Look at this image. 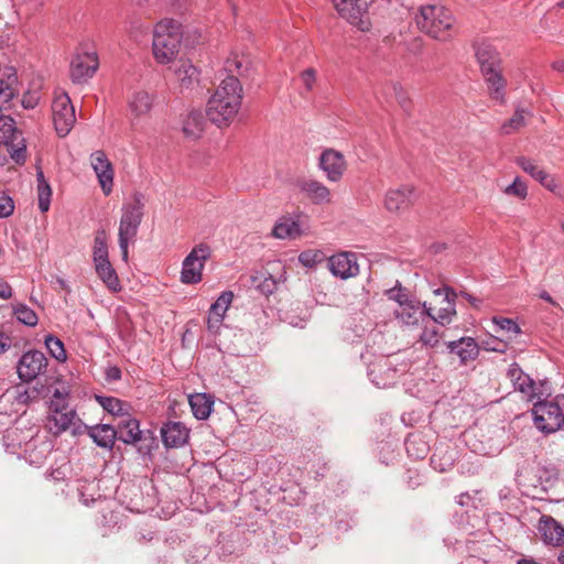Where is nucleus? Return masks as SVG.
Here are the masks:
<instances>
[{
  "instance_id": "nucleus-1",
  "label": "nucleus",
  "mask_w": 564,
  "mask_h": 564,
  "mask_svg": "<svg viewBox=\"0 0 564 564\" xmlns=\"http://www.w3.org/2000/svg\"><path fill=\"white\" fill-rule=\"evenodd\" d=\"M249 67L250 61L242 54L234 53L226 59L224 70L228 75L221 79L206 108V116L217 127L229 126L237 116L243 97L239 77H245Z\"/></svg>"
},
{
  "instance_id": "nucleus-2",
  "label": "nucleus",
  "mask_w": 564,
  "mask_h": 564,
  "mask_svg": "<svg viewBox=\"0 0 564 564\" xmlns=\"http://www.w3.org/2000/svg\"><path fill=\"white\" fill-rule=\"evenodd\" d=\"M476 56L485 78L489 96L499 104H505L507 80L503 78L501 73V58L499 53L492 45L482 43L478 46Z\"/></svg>"
},
{
  "instance_id": "nucleus-3",
  "label": "nucleus",
  "mask_w": 564,
  "mask_h": 564,
  "mask_svg": "<svg viewBox=\"0 0 564 564\" xmlns=\"http://www.w3.org/2000/svg\"><path fill=\"white\" fill-rule=\"evenodd\" d=\"M182 40L181 24L174 20H162L153 33V55L158 63L167 64L178 53Z\"/></svg>"
},
{
  "instance_id": "nucleus-4",
  "label": "nucleus",
  "mask_w": 564,
  "mask_h": 564,
  "mask_svg": "<svg viewBox=\"0 0 564 564\" xmlns=\"http://www.w3.org/2000/svg\"><path fill=\"white\" fill-rule=\"evenodd\" d=\"M419 29L436 40H446L454 18L449 10L436 3H420L415 17Z\"/></svg>"
},
{
  "instance_id": "nucleus-5",
  "label": "nucleus",
  "mask_w": 564,
  "mask_h": 564,
  "mask_svg": "<svg viewBox=\"0 0 564 564\" xmlns=\"http://www.w3.org/2000/svg\"><path fill=\"white\" fill-rule=\"evenodd\" d=\"M143 197L135 193L132 200L122 206V215L119 224V247L122 259L128 260V247L134 240L139 226L143 218Z\"/></svg>"
},
{
  "instance_id": "nucleus-6",
  "label": "nucleus",
  "mask_w": 564,
  "mask_h": 564,
  "mask_svg": "<svg viewBox=\"0 0 564 564\" xmlns=\"http://www.w3.org/2000/svg\"><path fill=\"white\" fill-rule=\"evenodd\" d=\"M532 414L538 430L550 434L564 430V394H558L552 400H539L534 402Z\"/></svg>"
},
{
  "instance_id": "nucleus-7",
  "label": "nucleus",
  "mask_w": 564,
  "mask_h": 564,
  "mask_svg": "<svg viewBox=\"0 0 564 564\" xmlns=\"http://www.w3.org/2000/svg\"><path fill=\"white\" fill-rule=\"evenodd\" d=\"M37 433L39 430L36 427H31L26 435L19 437L14 430L8 432L4 438L11 440L12 442L18 441V446L22 449L25 458H28L31 464H41L50 452V444L40 440Z\"/></svg>"
},
{
  "instance_id": "nucleus-8",
  "label": "nucleus",
  "mask_w": 564,
  "mask_h": 564,
  "mask_svg": "<svg viewBox=\"0 0 564 564\" xmlns=\"http://www.w3.org/2000/svg\"><path fill=\"white\" fill-rule=\"evenodd\" d=\"M52 116L56 133L61 138L66 137L76 122L75 108L66 93L55 94L52 102Z\"/></svg>"
},
{
  "instance_id": "nucleus-9",
  "label": "nucleus",
  "mask_w": 564,
  "mask_h": 564,
  "mask_svg": "<svg viewBox=\"0 0 564 564\" xmlns=\"http://www.w3.org/2000/svg\"><path fill=\"white\" fill-rule=\"evenodd\" d=\"M338 14L358 30H370L369 2L371 0H333Z\"/></svg>"
},
{
  "instance_id": "nucleus-10",
  "label": "nucleus",
  "mask_w": 564,
  "mask_h": 564,
  "mask_svg": "<svg viewBox=\"0 0 564 564\" xmlns=\"http://www.w3.org/2000/svg\"><path fill=\"white\" fill-rule=\"evenodd\" d=\"M47 427L54 435H59L69 427H73V434H82L83 423L78 420L76 411L69 405L58 406L50 405Z\"/></svg>"
},
{
  "instance_id": "nucleus-11",
  "label": "nucleus",
  "mask_w": 564,
  "mask_h": 564,
  "mask_svg": "<svg viewBox=\"0 0 564 564\" xmlns=\"http://www.w3.org/2000/svg\"><path fill=\"white\" fill-rule=\"evenodd\" d=\"M210 257V248L206 243L195 246L182 264L181 281L195 284L202 281L205 261Z\"/></svg>"
},
{
  "instance_id": "nucleus-12",
  "label": "nucleus",
  "mask_w": 564,
  "mask_h": 564,
  "mask_svg": "<svg viewBox=\"0 0 564 564\" xmlns=\"http://www.w3.org/2000/svg\"><path fill=\"white\" fill-rule=\"evenodd\" d=\"M99 65L96 52H78L70 62V78L75 84L86 83L94 76Z\"/></svg>"
},
{
  "instance_id": "nucleus-13",
  "label": "nucleus",
  "mask_w": 564,
  "mask_h": 564,
  "mask_svg": "<svg viewBox=\"0 0 564 564\" xmlns=\"http://www.w3.org/2000/svg\"><path fill=\"white\" fill-rule=\"evenodd\" d=\"M318 166L329 182L337 183L347 169V162L340 152L327 149L322 152Z\"/></svg>"
},
{
  "instance_id": "nucleus-14",
  "label": "nucleus",
  "mask_w": 564,
  "mask_h": 564,
  "mask_svg": "<svg viewBox=\"0 0 564 564\" xmlns=\"http://www.w3.org/2000/svg\"><path fill=\"white\" fill-rule=\"evenodd\" d=\"M47 366V359L43 352L31 350L25 352L19 364L18 373L21 380L29 382L42 373Z\"/></svg>"
},
{
  "instance_id": "nucleus-15",
  "label": "nucleus",
  "mask_w": 564,
  "mask_h": 564,
  "mask_svg": "<svg viewBox=\"0 0 564 564\" xmlns=\"http://www.w3.org/2000/svg\"><path fill=\"white\" fill-rule=\"evenodd\" d=\"M416 193L413 186L403 185L389 189L384 197V207L390 213H402L415 202Z\"/></svg>"
},
{
  "instance_id": "nucleus-16",
  "label": "nucleus",
  "mask_w": 564,
  "mask_h": 564,
  "mask_svg": "<svg viewBox=\"0 0 564 564\" xmlns=\"http://www.w3.org/2000/svg\"><path fill=\"white\" fill-rule=\"evenodd\" d=\"M90 164L97 175L102 193L108 196L112 192L113 186V169L112 164L106 156L104 151H95L90 155Z\"/></svg>"
},
{
  "instance_id": "nucleus-17",
  "label": "nucleus",
  "mask_w": 564,
  "mask_h": 564,
  "mask_svg": "<svg viewBox=\"0 0 564 564\" xmlns=\"http://www.w3.org/2000/svg\"><path fill=\"white\" fill-rule=\"evenodd\" d=\"M328 269L333 275L343 280L359 273L357 257L352 252H340L328 258Z\"/></svg>"
},
{
  "instance_id": "nucleus-18",
  "label": "nucleus",
  "mask_w": 564,
  "mask_h": 564,
  "mask_svg": "<svg viewBox=\"0 0 564 564\" xmlns=\"http://www.w3.org/2000/svg\"><path fill=\"white\" fill-rule=\"evenodd\" d=\"M307 229L305 217L302 215L283 216L273 227L272 235L278 239H296Z\"/></svg>"
},
{
  "instance_id": "nucleus-19",
  "label": "nucleus",
  "mask_w": 564,
  "mask_h": 564,
  "mask_svg": "<svg viewBox=\"0 0 564 564\" xmlns=\"http://www.w3.org/2000/svg\"><path fill=\"white\" fill-rule=\"evenodd\" d=\"M155 97L154 93H149L143 89L135 90L131 94L128 98V109L132 123L151 112Z\"/></svg>"
},
{
  "instance_id": "nucleus-20",
  "label": "nucleus",
  "mask_w": 564,
  "mask_h": 564,
  "mask_svg": "<svg viewBox=\"0 0 564 564\" xmlns=\"http://www.w3.org/2000/svg\"><path fill=\"white\" fill-rule=\"evenodd\" d=\"M516 163L522 169L523 172L529 174L532 178L539 182L547 191L557 194L560 185L555 177L547 174L541 166H539L532 159L527 156H519Z\"/></svg>"
},
{
  "instance_id": "nucleus-21",
  "label": "nucleus",
  "mask_w": 564,
  "mask_h": 564,
  "mask_svg": "<svg viewBox=\"0 0 564 564\" xmlns=\"http://www.w3.org/2000/svg\"><path fill=\"white\" fill-rule=\"evenodd\" d=\"M429 315H431V307H426V304H422L419 300L394 310L395 318L406 326H416Z\"/></svg>"
},
{
  "instance_id": "nucleus-22",
  "label": "nucleus",
  "mask_w": 564,
  "mask_h": 564,
  "mask_svg": "<svg viewBox=\"0 0 564 564\" xmlns=\"http://www.w3.org/2000/svg\"><path fill=\"white\" fill-rule=\"evenodd\" d=\"M297 187L300 192L313 204L322 205L332 202V193L329 188L319 181L303 178L297 181Z\"/></svg>"
},
{
  "instance_id": "nucleus-23",
  "label": "nucleus",
  "mask_w": 564,
  "mask_h": 564,
  "mask_svg": "<svg viewBox=\"0 0 564 564\" xmlns=\"http://www.w3.org/2000/svg\"><path fill=\"white\" fill-rule=\"evenodd\" d=\"M538 530L545 544L560 546L564 544V527L550 516H542Z\"/></svg>"
},
{
  "instance_id": "nucleus-24",
  "label": "nucleus",
  "mask_w": 564,
  "mask_h": 564,
  "mask_svg": "<svg viewBox=\"0 0 564 564\" xmlns=\"http://www.w3.org/2000/svg\"><path fill=\"white\" fill-rule=\"evenodd\" d=\"M435 295H444V306L440 307L434 315L431 313L429 317L437 324L447 325L453 321L456 315L455 299L457 294L449 288H442L434 291Z\"/></svg>"
},
{
  "instance_id": "nucleus-25",
  "label": "nucleus",
  "mask_w": 564,
  "mask_h": 564,
  "mask_svg": "<svg viewBox=\"0 0 564 564\" xmlns=\"http://www.w3.org/2000/svg\"><path fill=\"white\" fill-rule=\"evenodd\" d=\"M86 432L94 443L102 448H112L117 440V430L110 424L87 426L83 424L82 433Z\"/></svg>"
},
{
  "instance_id": "nucleus-26",
  "label": "nucleus",
  "mask_w": 564,
  "mask_h": 564,
  "mask_svg": "<svg viewBox=\"0 0 564 564\" xmlns=\"http://www.w3.org/2000/svg\"><path fill=\"white\" fill-rule=\"evenodd\" d=\"M447 349L459 357L460 364L466 365L474 361L479 355V346L471 337H462L457 340L448 341Z\"/></svg>"
},
{
  "instance_id": "nucleus-27",
  "label": "nucleus",
  "mask_w": 564,
  "mask_h": 564,
  "mask_svg": "<svg viewBox=\"0 0 564 564\" xmlns=\"http://www.w3.org/2000/svg\"><path fill=\"white\" fill-rule=\"evenodd\" d=\"M161 435L166 447H178L186 443L188 430L181 422H169L162 426Z\"/></svg>"
},
{
  "instance_id": "nucleus-28",
  "label": "nucleus",
  "mask_w": 564,
  "mask_h": 564,
  "mask_svg": "<svg viewBox=\"0 0 564 564\" xmlns=\"http://www.w3.org/2000/svg\"><path fill=\"white\" fill-rule=\"evenodd\" d=\"M174 74L182 90L189 89L198 82L199 72L188 59L177 61L174 67Z\"/></svg>"
},
{
  "instance_id": "nucleus-29",
  "label": "nucleus",
  "mask_w": 564,
  "mask_h": 564,
  "mask_svg": "<svg viewBox=\"0 0 564 564\" xmlns=\"http://www.w3.org/2000/svg\"><path fill=\"white\" fill-rule=\"evenodd\" d=\"M510 379L517 390L525 393L530 400L539 399V393L535 391V383L530 376L524 373L517 365H512L508 371Z\"/></svg>"
},
{
  "instance_id": "nucleus-30",
  "label": "nucleus",
  "mask_w": 564,
  "mask_h": 564,
  "mask_svg": "<svg viewBox=\"0 0 564 564\" xmlns=\"http://www.w3.org/2000/svg\"><path fill=\"white\" fill-rule=\"evenodd\" d=\"M19 94L14 68H6L0 78V104H8Z\"/></svg>"
},
{
  "instance_id": "nucleus-31",
  "label": "nucleus",
  "mask_w": 564,
  "mask_h": 564,
  "mask_svg": "<svg viewBox=\"0 0 564 564\" xmlns=\"http://www.w3.org/2000/svg\"><path fill=\"white\" fill-rule=\"evenodd\" d=\"M117 438L126 444L139 442L141 440L139 421L131 417L120 421L117 429Z\"/></svg>"
},
{
  "instance_id": "nucleus-32",
  "label": "nucleus",
  "mask_w": 564,
  "mask_h": 564,
  "mask_svg": "<svg viewBox=\"0 0 564 564\" xmlns=\"http://www.w3.org/2000/svg\"><path fill=\"white\" fill-rule=\"evenodd\" d=\"M94 264L97 275L110 291L117 292L121 289L119 278L109 259L95 261Z\"/></svg>"
},
{
  "instance_id": "nucleus-33",
  "label": "nucleus",
  "mask_w": 564,
  "mask_h": 564,
  "mask_svg": "<svg viewBox=\"0 0 564 564\" xmlns=\"http://www.w3.org/2000/svg\"><path fill=\"white\" fill-rule=\"evenodd\" d=\"M206 120L202 111L192 110L183 122V132L191 139H198L205 129Z\"/></svg>"
},
{
  "instance_id": "nucleus-34",
  "label": "nucleus",
  "mask_w": 564,
  "mask_h": 564,
  "mask_svg": "<svg viewBox=\"0 0 564 564\" xmlns=\"http://www.w3.org/2000/svg\"><path fill=\"white\" fill-rule=\"evenodd\" d=\"M189 405L193 414L198 420H206L212 412L213 401L204 393L189 395Z\"/></svg>"
},
{
  "instance_id": "nucleus-35",
  "label": "nucleus",
  "mask_w": 564,
  "mask_h": 564,
  "mask_svg": "<svg viewBox=\"0 0 564 564\" xmlns=\"http://www.w3.org/2000/svg\"><path fill=\"white\" fill-rule=\"evenodd\" d=\"M39 209L46 213L51 206L52 188L41 169L36 172Z\"/></svg>"
},
{
  "instance_id": "nucleus-36",
  "label": "nucleus",
  "mask_w": 564,
  "mask_h": 564,
  "mask_svg": "<svg viewBox=\"0 0 564 564\" xmlns=\"http://www.w3.org/2000/svg\"><path fill=\"white\" fill-rule=\"evenodd\" d=\"M527 117H531V113L528 110L524 108H517L513 116L501 126V134L509 135L518 132L527 124Z\"/></svg>"
},
{
  "instance_id": "nucleus-37",
  "label": "nucleus",
  "mask_w": 564,
  "mask_h": 564,
  "mask_svg": "<svg viewBox=\"0 0 564 564\" xmlns=\"http://www.w3.org/2000/svg\"><path fill=\"white\" fill-rule=\"evenodd\" d=\"M98 403L105 411L112 415L124 416L127 414L126 403L115 397H96Z\"/></svg>"
},
{
  "instance_id": "nucleus-38",
  "label": "nucleus",
  "mask_w": 564,
  "mask_h": 564,
  "mask_svg": "<svg viewBox=\"0 0 564 564\" xmlns=\"http://www.w3.org/2000/svg\"><path fill=\"white\" fill-rule=\"evenodd\" d=\"M386 295L389 300L397 302L398 307L405 306L416 300L399 282H397L394 288L387 290Z\"/></svg>"
},
{
  "instance_id": "nucleus-39",
  "label": "nucleus",
  "mask_w": 564,
  "mask_h": 564,
  "mask_svg": "<svg viewBox=\"0 0 564 564\" xmlns=\"http://www.w3.org/2000/svg\"><path fill=\"white\" fill-rule=\"evenodd\" d=\"M492 323L496 326V332H503L507 334L508 339H513L519 334H521L520 326L516 323V321L507 317H497L492 318Z\"/></svg>"
},
{
  "instance_id": "nucleus-40",
  "label": "nucleus",
  "mask_w": 564,
  "mask_h": 564,
  "mask_svg": "<svg viewBox=\"0 0 564 564\" xmlns=\"http://www.w3.org/2000/svg\"><path fill=\"white\" fill-rule=\"evenodd\" d=\"M108 257L107 235L104 229L97 230L94 239L93 260H106Z\"/></svg>"
},
{
  "instance_id": "nucleus-41",
  "label": "nucleus",
  "mask_w": 564,
  "mask_h": 564,
  "mask_svg": "<svg viewBox=\"0 0 564 564\" xmlns=\"http://www.w3.org/2000/svg\"><path fill=\"white\" fill-rule=\"evenodd\" d=\"M10 158L19 165H23L26 161V144L24 139L14 138L7 144Z\"/></svg>"
},
{
  "instance_id": "nucleus-42",
  "label": "nucleus",
  "mask_w": 564,
  "mask_h": 564,
  "mask_svg": "<svg viewBox=\"0 0 564 564\" xmlns=\"http://www.w3.org/2000/svg\"><path fill=\"white\" fill-rule=\"evenodd\" d=\"M232 300L234 293L231 291L223 292L215 301V303L212 304L209 313L216 316L225 317L226 312L228 311L229 306L232 303Z\"/></svg>"
},
{
  "instance_id": "nucleus-43",
  "label": "nucleus",
  "mask_w": 564,
  "mask_h": 564,
  "mask_svg": "<svg viewBox=\"0 0 564 564\" xmlns=\"http://www.w3.org/2000/svg\"><path fill=\"white\" fill-rule=\"evenodd\" d=\"M13 314L19 322L26 326H35L39 317L36 313L25 304H18L13 308Z\"/></svg>"
},
{
  "instance_id": "nucleus-44",
  "label": "nucleus",
  "mask_w": 564,
  "mask_h": 564,
  "mask_svg": "<svg viewBox=\"0 0 564 564\" xmlns=\"http://www.w3.org/2000/svg\"><path fill=\"white\" fill-rule=\"evenodd\" d=\"M325 253L317 249H307L299 254V262L306 268H314L318 263L323 262Z\"/></svg>"
},
{
  "instance_id": "nucleus-45",
  "label": "nucleus",
  "mask_w": 564,
  "mask_h": 564,
  "mask_svg": "<svg viewBox=\"0 0 564 564\" xmlns=\"http://www.w3.org/2000/svg\"><path fill=\"white\" fill-rule=\"evenodd\" d=\"M45 346L53 358L58 361H64L66 359V351L64 348V344L62 340L53 335H48L45 338Z\"/></svg>"
},
{
  "instance_id": "nucleus-46",
  "label": "nucleus",
  "mask_w": 564,
  "mask_h": 564,
  "mask_svg": "<svg viewBox=\"0 0 564 564\" xmlns=\"http://www.w3.org/2000/svg\"><path fill=\"white\" fill-rule=\"evenodd\" d=\"M442 335L438 332L436 326H427L425 325L423 332L420 335L419 341L426 347H435L440 343Z\"/></svg>"
},
{
  "instance_id": "nucleus-47",
  "label": "nucleus",
  "mask_w": 564,
  "mask_h": 564,
  "mask_svg": "<svg viewBox=\"0 0 564 564\" xmlns=\"http://www.w3.org/2000/svg\"><path fill=\"white\" fill-rule=\"evenodd\" d=\"M503 193L508 196H514L519 199H524L528 195V186L521 177L517 176L512 184L508 185Z\"/></svg>"
},
{
  "instance_id": "nucleus-48",
  "label": "nucleus",
  "mask_w": 564,
  "mask_h": 564,
  "mask_svg": "<svg viewBox=\"0 0 564 564\" xmlns=\"http://www.w3.org/2000/svg\"><path fill=\"white\" fill-rule=\"evenodd\" d=\"M14 212V202L4 192H0V218H7Z\"/></svg>"
},
{
  "instance_id": "nucleus-49",
  "label": "nucleus",
  "mask_w": 564,
  "mask_h": 564,
  "mask_svg": "<svg viewBox=\"0 0 564 564\" xmlns=\"http://www.w3.org/2000/svg\"><path fill=\"white\" fill-rule=\"evenodd\" d=\"M69 390L66 387L55 388L52 394L50 405L65 406L68 404Z\"/></svg>"
},
{
  "instance_id": "nucleus-50",
  "label": "nucleus",
  "mask_w": 564,
  "mask_h": 564,
  "mask_svg": "<svg viewBox=\"0 0 564 564\" xmlns=\"http://www.w3.org/2000/svg\"><path fill=\"white\" fill-rule=\"evenodd\" d=\"M392 90H393L394 97H395L397 101L400 104V106L404 110H408V107L410 105V100H409V98L406 96L405 90L402 88V86L399 85V84H393L392 85Z\"/></svg>"
},
{
  "instance_id": "nucleus-51",
  "label": "nucleus",
  "mask_w": 564,
  "mask_h": 564,
  "mask_svg": "<svg viewBox=\"0 0 564 564\" xmlns=\"http://www.w3.org/2000/svg\"><path fill=\"white\" fill-rule=\"evenodd\" d=\"M14 131V120L9 116L0 113V132H2L3 137L13 134Z\"/></svg>"
},
{
  "instance_id": "nucleus-52",
  "label": "nucleus",
  "mask_w": 564,
  "mask_h": 564,
  "mask_svg": "<svg viewBox=\"0 0 564 564\" xmlns=\"http://www.w3.org/2000/svg\"><path fill=\"white\" fill-rule=\"evenodd\" d=\"M301 80L307 90H312L316 82V70L307 68L301 73Z\"/></svg>"
},
{
  "instance_id": "nucleus-53",
  "label": "nucleus",
  "mask_w": 564,
  "mask_h": 564,
  "mask_svg": "<svg viewBox=\"0 0 564 564\" xmlns=\"http://www.w3.org/2000/svg\"><path fill=\"white\" fill-rule=\"evenodd\" d=\"M223 321H224V317L221 316H216L214 314H210L208 312V317H207V329L213 333V334H217L223 325Z\"/></svg>"
},
{
  "instance_id": "nucleus-54",
  "label": "nucleus",
  "mask_w": 564,
  "mask_h": 564,
  "mask_svg": "<svg viewBox=\"0 0 564 564\" xmlns=\"http://www.w3.org/2000/svg\"><path fill=\"white\" fill-rule=\"evenodd\" d=\"M12 296V288L3 280H0V297L8 300Z\"/></svg>"
},
{
  "instance_id": "nucleus-55",
  "label": "nucleus",
  "mask_w": 564,
  "mask_h": 564,
  "mask_svg": "<svg viewBox=\"0 0 564 564\" xmlns=\"http://www.w3.org/2000/svg\"><path fill=\"white\" fill-rule=\"evenodd\" d=\"M460 296L465 299L475 308H479L481 305L482 301L480 299L475 297L474 295L467 292H460Z\"/></svg>"
},
{
  "instance_id": "nucleus-56",
  "label": "nucleus",
  "mask_w": 564,
  "mask_h": 564,
  "mask_svg": "<svg viewBox=\"0 0 564 564\" xmlns=\"http://www.w3.org/2000/svg\"><path fill=\"white\" fill-rule=\"evenodd\" d=\"M107 378L111 381L119 380L121 378V370L118 367H110L107 370Z\"/></svg>"
},
{
  "instance_id": "nucleus-57",
  "label": "nucleus",
  "mask_w": 564,
  "mask_h": 564,
  "mask_svg": "<svg viewBox=\"0 0 564 564\" xmlns=\"http://www.w3.org/2000/svg\"><path fill=\"white\" fill-rule=\"evenodd\" d=\"M11 345V339L0 332V354L6 351Z\"/></svg>"
},
{
  "instance_id": "nucleus-58",
  "label": "nucleus",
  "mask_w": 564,
  "mask_h": 564,
  "mask_svg": "<svg viewBox=\"0 0 564 564\" xmlns=\"http://www.w3.org/2000/svg\"><path fill=\"white\" fill-rule=\"evenodd\" d=\"M539 297H540L541 300L546 301L547 303H550L551 305H553V306H555V307H560V304H558V303H557V302H556V301H555V300L550 295V293H549V292H546V291H541V292L539 293Z\"/></svg>"
},
{
  "instance_id": "nucleus-59",
  "label": "nucleus",
  "mask_w": 564,
  "mask_h": 564,
  "mask_svg": "<svg viewBox=\"0 0 564 564\" xmlns=\"http://www.w3.org/2000/svg\"><path fill=\"white\" fill-rule=\"evenodd\" d=\"M274 284V281L272 279L270 280H265L263 285H262V292H268V293H271L272 292V289L271 286Z\"/></svg>"
},
{
  "instance_id": "nucleus-60",
  "label": "nucleus",
  "mask_w": 564,
  "mask_h": 564,
  "mask_svg": "<svg viewBox=\"0 0 564 564\" xmlns=\"http://www.w3.org/2000/svg\"><path fill=\"white\" fill-rule=\"evenodd\" d=\"M553 68L557 72L564 73V61H557L553 64Z\"/></svg>"
},
{
  "instance_id": "nucleus-61",
  "label": "nucleus",
  "mask_w": 564,
  "mask_h": 564,
  "mask_svg": "<svg viewBox=\"0 0 564 564\" xmlns=\"http://www.w3.org/2000/svg\"><path fill=\"white\" fill-rule=\"evenodd\" d=\"M517 564H540V563L534 561L533 558H521L518 561Z\"/></svg>"
},
{
  "instance_id": "nucleus-62",
  "label": "nucleus",
  "mask_w": 564,
  "mask_h": 564,
  "mask_svg": "<svg viewBox=\"0 0 564 564\" xmlns=\"http://www.w3.org/2000/svg\"><path fill=\"white\" fill-rule=\"evenodd\" d=\"M494 351L503 352L505 351V344L499 343L497 346L491 348Z\"/></svg>"
},
{
  "instance_id": "nucleus-63",
  "label": "nucleus",
  "mask_w": 564,
  "mask_h": 564,
  "mask_svg": "<svg viewBox=\"0 0 564 564\" xmlns=\"http://www.w3.org/2000/svg\"><path fill=\"white\" fill-rule=\"evenodd\" d=\"M557 561L561 563V564H564V549L560 552L558 556H557Z\"/></svg>"
},
{
  "instance_id": "nucleus-64",
  "label": "nucleus",
  "mask_w": 564,
  "mask_h": 564,
  "mask_svg": "<svg viewBox=\"0 0 564 564\" xmlns=\"http://www.w3.org/2000/svg\"><path fill=\"white\" fill-rule=\"evenodd\" d=\"M23 106H24V108H31L32 107L31 102L30 101H25V100H23Z\"/></svg>"
}]
</instances>
